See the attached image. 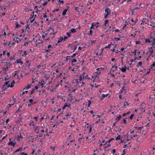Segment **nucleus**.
<instances>
[{"label":"nucleus","mask_w":155,"mask_h":155,"mask_svg":"<svg viewBox=\"0 0 155 155\" xmlns=\"http://www.w3.org/2000/svg\"><path fill=\"white\" fill-rule=\"evenodd\" d=\"M63 40V37L62 36H60L58 38V40L57 42V43H59L61 42Z\"/></svg>","instance_id":"obj_24"},{"label":"nucleus","mask_w":155,"mask_h":155,"mask_svg":"<svg viewBox=\"0 0 155 155\" xmlns=\"http://www.w3.org/2000/svg\"><path fill=\"white\" fill-rule=\"evenodd\" d=\"M141 4H140V5H139V7H136L135 8H134V9L133 10H131L132 11V12H133V14L134 13H135L136 12V11H137V10L139 9L140 8V6H141Z\"/></svg>","instance_id":"obj_15"},{"label":"nucleus","mask_w":155,"mask_h":155,"mask_svg":"<svg viewBox=\"0 0 155 155\" xmlns=\"http://www.w3.org/2000/svg\"><path fill=\"white\" fill-rule=\"evenodd\" d=\"M155 34L152 33H150V36L149 38L145 39V42L146 43H151V46H155Z\"/></svg>","instance_id":"obj_4"},{"label":"nucleus","mask_w":155,"mask_h":155,"mask_svg":"<svg viewBox=\"0 0 155 155\" xmlns=\"http://www.w3.org/2000/svg\"><path fill=\"white\" fill-rule=\"evenodd\" d=\"M126 154L125 150V149L123 150L122 153L121 155H125Z\"/></svg>","instance_id":"obj_58"},{"label":"nucleus","mask_w":155,"mask_h":155,"mask_svg":"<svg viewBox=\"0 0 155 155\" xmlns=\"http://www.w3.org/2000/svg\"><path fill=\"white\" fill-rule=\"evenodd\" d=\"M90 33L88 34V35L90 36V35H92L93 34V31L92 30L90 29Z\"/></svg>","instance_id":"obj_45"},{"label":"nucleus","mask_w":155,"mask_h":155,"mask_svg":"<svg viewBox=\"0 0 155 155\" xmlns=\"http://www.w3.org/2000/svg\"><path fill=\"white\" fill-rule=\"evenodd\" d=\"M102 68H98L97 69V71L94 73L91 76L92 79V80L93 82H99V75L101 73V71L100 70H102Z\"/></svg>","instance_id":"obj_3"},{"label":"nucleus","mask_w":155,"mask_h":155,"mask_svg":"<svg viewBox=\"0 0 155 155\" xmlns=\"http://www.w3.org/2000/svg\"><path fill=\"white\" fill-rule=\"evenodd\" d=\"M14 41L15 43H18L21 41V39L19 37H18L16 38L15 40V39H14Z\"/></svg>","instance_id":"obj_17"},{"label":"nucleus","mask_w":155,"mask_h":155,"mask_svg":"<svg viewBox=\"0 0 155 155\" xmlns=\"http://www.w3.org/2000/svg\"><path fill=\"white\" fill-rule=\"evenodd\" d=\"M121 116L120 115H119L115 119V120L116 122H117L119 120H120V119Z\"/></svg>","instance_id":"obj_27"},{"label":"nucleus","mask_w":155,"mask_h":155,"mask_svg":"<svg viewBox=\"0 0 155 155\" xmlns=\"http://www.w3.org/2000/svg\"><path fill=\"white\" fill-rule=\"evenodd\" d=\"M68 11V9H65L63 11V12H62V15H65L66 14V12H67Z\"/></svg>","instance_id":"obj_32"},{"label":"nucleus","mask_w":155,"mask_h":155,"mask_svg":"<svg viewBox=\"0 0 155 155\" xmlns=\"http://www.w3.org/2000/svg\"><path fill=\"white\" fill-rule=\"evenodd\" d=\"M68 106V105L67 104H65L64 105V106L62 107V110H64V109L65 108Z\"/></svg>","instance_id":"obj_52"},{"label":"nucleus","mask_w":155,"mask_h":155,"mask_svg":"<svg viewBox=\"0 0 155 155\" xmlns=\"http://www.w3.org/2000/svg\"><path fill=\"white\" fill-rule=\"evenodd\" d=\"M75 11L78 12H80V9L78 7H75Z\"/></svg>","instance_id":"obj_37"},{"label":"nucleus","mask_w":155,"mask_h":155,"mask_svg":"<svg viewBox=\"0 0 155 155\" xmlns=\"http://www.w3.org/2000/svg\"><path fill=\"white\" fill-rule=\"evenodd\" d=\"M153 53H150V55L148 56V58H151V57H153Z\"/></svg>","instance_id":"obj_49"},{"label":"nucleus","mask_w":155,"mask_h":155,"mask_svg":"<svg viewBox=\"0 0 155 155\" xmlns=\"http://www.w3.org/2000/svg\"><path fill=\"white\" fill-rule=\"evenodd\" d=\"M25 31H28L29 29V28L28 25V24L26 25L25 26Z\"/></svg>","instance_id":"obj_30"},{"label":"nucleus","mask_w":155,"mask_h":155,"mask_svg":"<svg viewBox=\"0 0 155 155\" xmlns=\"http://www.w3.org/2000/svg\"><path fill=\"white\" fill-rule=\"evenodd\" d=\"M36 79L35 77H34L32 79V83H34V81Z\"/></svg>","instance_id":"obj_60"},{"label":"nucleus","mask_w":155,"mask_h":155,"mask_svg":"<svg viewBox=\"0 0 155 155\" xmlns=\"http://www.w3.org/2000/svg\"><path fill=\"white\" fill-rule=\"evenodd\" d=\"M13 104H8V106L9 107H11L12 105H13L15 103V101L14 100V99L13 100Z\"/></svg>","instance_id":"obj_36"},{"label":"nucleus","mask_w":155,"mask_h":155,"mask_svg":"<svg viewBox=\"0 0 155 155\" xmlns=\"http://www.w3.org/2000/svg\"><path fill=\"white\" fill-rule=\"evenodd\" d=\"M37 42H38L37 43V45H39L40 44H42L43 41L39 39L38 40L36 41Z\"/></svg>","instance_id":"obj_28"},{"label":"nucleus","mask_w":155,"mask_h":155,"mask_svg":"<svg viewBox=\"0 0 155 155\" xmlns=\"http://www.w3.org/2000/svg\"><path fill=\"white\" fill-rule=\"evenodd\" d=\"M77 61V60L76 59L74 58L71 60V63L73 65H75V64H74V63L76 62Z\"/></svg>","instance_id":"obj_31"},{"label":"nucleus","mask_w":155,"mask_h":155,"mask_svg":"<svg viewBox=\"0 0 155 155\" xmlns=\"http://www.w3.org/2000/svg\"><path fill=\"white\" fill-rule=\"evenodd\" d=\"M71 56H67L66 57V60L67 61H68L69 59H71Z\"/></svg>","instance_id":"obj_41"},{"label":"nucleus","mask_w":155,"mask_h":155,"mask_svg":"<svg viewBox=\"0 0 155 155\" xmlns=\"http://www.w3.org/2000/svg\"><path fill=\"white\" fill-rule=\"evenodd\" d=\"M142 64V62L141 61H140L138 62L137 64V67H138L140 66L141 67Z\"/></svg>","instance_id":"obj_29"},{"label":"nucleus","mask_w":155,"mask_h":155,"mask_svg":"<svg viewBox=\"0 0 155 155\" xmlns=\"http://www.w3.org/2000/svg\"><path fill=\"white\" fill-rule=\"evenodd\" d=\"M16 62L17 63H20L21 64H22L23 63V62L21 61V60L20 59H17L16 60Z\"/></svg>","instance_id":"obj_26"},{"label":"nucleus","mask_w":155,"mask_h":155,"mask_svg":"<svg viewBox=\"0 0 155 155\" xmlns=\"http://www.w3.org/2000/svg\"><path fill=\"white\" fill-rule=\"evenodd\" d=\"M109 22V20H106L104 22V25H105L107 24Z\"/></svg>","instance_id":"obj_42"},{"label":"nucleus","mask_w":155,"mask_h":155,"mask_svg":"<svg viewBox=\"0 0 155 155\" xmlns=\"http://www.w3.org/2000/svg\"><path fill=\"white\" fill-rule=\"evenodd\" d=\"M22 31L21 32V34H22L23 35H25V32L26 31H25L23 29H21Z\"/></svg>","instance_id":"obj_53"},{"label":"nucleus","mask_w":155,"mask_h":155,"mask_svg":"<svg viewBox=\"0 0 155 155\" xmlns=\"http://www.w3.org/2000/svg\"><path fill=\"white\" fill-rule=\"evenodd\" d=\"M12 138L9 139V142L8 143V144L9 146H12L13 147L15 146L16 144V142H14L12 141L11 140Z\"/></svg>","instance_id":"obj_11"},{"label":"nucleus","mask_w":155,"mask_h":155,"mask_svg":"<svg viewBox=\"0 0 155 155\" xmlns=\"http://www.w3.org/2000/svg\"><path fill=\"white\" fill-rule=\"evenodd\" d=\"M31 87V84H27V86H25V87L23 89V90L25 89V88L28 89L30 88Z\"/></svg>","instance_id":"obj_23"},{"label":"nucleus","mask_w":155,"mask_h":155,"mask_svg":"<svg viewBox=\"0 0 155 155\" xmlns=\"http://www.w3.org/2000/svg\"><path fill=\"white\" fill-rule=\"evenodd\" d=\"M11 65L10 62H6L5 64V66L3 68V69L4 70L7 71L8 68L10 67V66Z\"/></svg>","instance_id":"obj_8"},{"label":"nucleus","mask_w":155,"mask_h":155,"mask_svg":"<svg viewBox=\"0 0 155 155\" xmlns=\"http://www.w3.org/2000/svg\"><path fill=\"white\" fill-rule=\"evenodd\" d=\"M53 48L51 45H48L47 48L45 49V51L46 52H49L53 50Z\"/></svg>","instance_id":"obj_10"},{"label":"nucleus","mask_w":155,"mask_h":155,"mask_svg":"<svg viewBox=\"0 0 155 155\" xmlns=\"http://www.w3.org/2000/svg\"><path fill=\"white\" fill-rule=\"evenodd\" d=\"M134 116V114H131V115L129 117V118H130V120H132L133 118V117Z\"/></svg>","instance_id":"obj_56"},{"label":"nucleus","mask_w":155,"mask_h":155,"mask_svg":"<svg viewBox=\"0 0 155 155\" xmlns=\"http://www.w3.org/2000/svg\"><path fill=\"white\" fill-rule=\"evenodd\" d=\"M129 105V103L127 102H126L124 104V107H125V108H126L125 106H128Z\"/></svg>","instance_id":"obj_44"},{"label":"nucleus","mask_w":155,"mask_h":155,"mask_svg":"<svg viewBox=\"0 0 155 155\" xmlns=\"http://www.w3.org/2000/svg\"><path fill=\"white\" fill-rule=\"evenodd\" d=\"M35 14V12L33 11L31 15V17L30 18V22L32 23L35 20V17H34V14Z\"/></svg>","instance_id":"obj_12"},{"label":"nucleus","mask_w":155,"mask_h":155,"mask_svg":"<svg viewBox=\"0 0 155 155\" xmlns=\"http://www.w3.org/2000/svg\"><path fill=\"white\" fill-rule=\"evenodd\" d=\"M59 9L57 8V9H54V10H53V11H52V12H54V13H55L56 12H58L59 11Z\"/></svg>","instance_id":"obj_51"},{"label":"nucleus","mask_w":155,"mask_h":155,"mask_svg":"<svg viewBox=\"0 0 155 155\" xmlns=\"http://www.w3.org/2000/svg\"><path fill=\"white\" fill-rule=\"evenodd\" d=\"M5 85L2 88V90H5L7 89L6 86L8 85V84L9 82V81L7 80L6 78H5Z\"/></svg>","instance_id":"obj_9"},{"label":"nucleus","mask_w":155,"mask_h":155,"mask_svg":"<svg viewBox=\"0 0 155 155\" xmlns=\"http://www.w3.org/2000/svg\"><path fill=\"white\" fill-rule=\"evenodd\" d=\"M119 69L121 71L123 72H125L127 70V67L126 66V65L123 68H119Z\"/></svg>","instance_id":"obj_18"},{"label":"nucleus","mask_w":155,"mask_h":155,"mask_svg":"<svg viewBox=\"0 0 155 155\" xmlns=\"http://www.w3.org/2000/svg\"><path fill=\"white\" fill-rule=\"evenodd\" d=\"M22 150V147H20L15 152V153L17 152H18L19 151H21Z\"/></svg>","instance_id":"obj_43"},{"label":"nucleus","mask_w":155,"mask_h":155,"mask_svg":"<svg viewBox=\"0 0 155 155\" xmlns=\"http://www.w3.org/2000/svg\"><path fill=\"white\" fill-rule=\"evenodd\" d=\"M76 32V30L75 28H72L71 29V32L72 33H74Z\"/></svg>","instance_id":"obj_40"},{"label":"nucleus","mask_w":155,"mask_h":155,"mask_svg":"<svg viewBox=\"0 0 155 155\" xmlns=\"http://www.w3.org/2000/svg\"><path fill=\"white\" fill-rule=\"evenodd\" d=\"M123 92H124V94L126 93V89L125 88V86H123L121 89L120 91V93H122Z\"/></svg>","instance_id":"obj_14"},{"label":"nucleus","mask_w":155,"mask_h":155,"mask_svg":"<svg viewBox=\"0 0 155 155\" xmlns=\"http://www.w3.org/2000/svg\"><path fill=\"white\" fill-rule=\"evenodd\" d=\"M75 85V84H72L71 86H70V87H68V90L69 91V89H70V88H71L73 89L74 88V87H73V86Z\"/></svg>","instance_id":"obj_47"},{"label":"nucleus","mask_w":155,"mask_h":155,"mask_svg":"<svg viewBox=\"0 0 155 155\" xmlns=\"http://www.w3.org/2000/svg\"><path fill=\"white\" fill-rule=\"evenodd\" d=\"M114 140V139L113 138H111L108 141V142L109 143H110V142L112 141L113 140Z\"/></svg>","instance_id":"obj_63"},{"label":"nucleus","mask_w":155,"mask_h":155,"mask_svg":"<svg viewBox=\"0 0 155 155\" xmlns=\"http://www.w3.org/2000/svg\"><path fill=\"white\" fill-rule=\"evenodd\" d=\"M117 68L118 67L116 64L113 66L110 70V74L111 73H114V72L116 71ZM108 74H109V73H108Z\"/></svg>","instance_id":"obj_7"},{"label":"nucleus","mask_w":155,"mask_h":155,"mask_svg":"<svg viewBox=\"0 0 155 155\" xmlns=\"http://www.w3.org/2000/svg\"><path fill=\"white\" fill-rule=\"evenodd\" d=\"M34 130L35 133L38 134L37 136L39 137H41L44 136L45 137L46 136L48 135V129L45 126H36L34 127Z\"/></svg>","instance_id":"obj_1"},{"label":"nucleus","mask_w":155,"mask_h":155,"mask_svg":"<svg viewBox=\"0 0 155 155\" xmlns=\"http://www.w3.org/2000/svg\"><path fill=\"white\" fill-rule=\"evenodd\" d=\"M45 84L46 83L44 82V81H41V82H39V84H40L41 88H42L43 87L44 84Z\"/></svg>","instance_id":"obj_20"},{"label":"nucleus","mask_w":155,"mask_h":155,"mask_svg":"<svg viewBox=\"0 0 155 155\" xmlns=\"http://www.w3.org/2000/svg\"><path fill=\"white\" fill-rule=\"evenodd\" d=\"M78 90V87L76 86L75 87H74V88L73 89L71 88H70V89H69V91H72L73 92H75V91Z\"/></svg>","instance_id":"obj_21"},{"label":"nucleus","mask_w":155,"mask_h":155,"mask_svg":"<svg viewBox=\"0 0 155 155\" xmlns=\"http://www.w3.org/2000/svg\"><path fill=\"white\" fill-rule=\"evenodd\" d=\"M22 108V107L21 106H20L19 108L18 109V110H17V111H16V112L17 113H19V112H20V111H21V110H20V108Z\"/></svg>","instance_id":"obj_62"},{"label":"nucleus","mask_w":155,"mask_h":155,"mask_svg":"<svg viewBox=\"0 0 155 155\" xmlns=\"http://www.w3.org/2000/svg\"><path fill=\"white\" fill-rule=\"evenodd\" d=\"M21 155H28V154L26 153H25L24 152H21Z\"/></svg>","instance_id":"obj_64"},{"label":"nucleus","mask_w":155,"mask_h":155,"mask_svg":"<svg viewBox=\"0 0 155 155\" xmlns=\"http://www.w3.org/2000/svg\"><path fill=\"white\" fill-rule=\"evenodd\" d=\"M46 32L45 35H43L42 36V38L45 41H48L52 39L57 33V32L54 31L51 27L49 28L47 30Z\"/></svg>","instance_id":"obj_2"},{"label":"nucleus","mask_w":155,"mask_h":155,"mask_svg":"<svg viewBox=\"0 0 155 155\" xmlns=\"http://www.w3.org/2000/svg\"><path fill=\"white\" fill-rule=\"evenodd\" d=\"M15 83V82L14 81H12L10 83L8 84L7 86V89L9 87H12L14 86V84Z\"/></svg>","instance_id":"obj_13"},{"label":"nucleus","mask_w":155,"mask_h":155,"mask_svg":"<svg viewBox=\"0 0 155 155\" xmlns=\"http://www.w3.org/2000/svg\"><path fill=\"white\" fill-rule=\"evenodd\" d=\"M15 28H18L21 25H19L18 24V23L17 21L15 23Z\"/></svg>","instance_id":"obj_38"},{"label":"nucleus","mask_w":155,"mask_h":155,"mask_svg":"<svg viewBox=\"0 0 155 155\" xmlns=\"http://www.w3.org/2000/svg\"><path fill=\"white\" fill-rule=\"evenodd\" d=\"M104 12V18L106 19L110 14L111 11L109 8H107L105 9Z\"/></svg>","instance_id":"obj_6"},{"label":"nucleus","mask_w":155,"mask_h":155,"mask_svg":"<svg viewBox=\"0 0 155 155\" xmlns=\"http://www.w3.org/2000/svg\"><path fill=\"white\" fill-rule=\"evenodd\" d=\"M61 69V68H56L55 70V71L56 72V73H58L60 70Z\"/></svg>","instance_id":"obj_46"},{"label":"nucleus","mask_w":155,"mask_h":155,"mask_svg":"<svg viewBox=\"0 0 155 155\" xmlns=\"http://www.w3.org/2000/svg\"><path fill=\"white\" fill-rule=\"evenodd\" d=\"M71 32H67L66 33V35H67L68 36V37H70L71 36Z\"/></svg>","instance_id":"obj_57"},{"label":"nucleus","mask_w":155,"mask_h":155,"mask_svg":"<svg viewBox=\"0 0 155 155\" xmlns=\"http://www.w3.org/2000/svg\"><path fill=\"white\" fill-rule=\"evenodd\" d=\"M92 26H95L96 28L99 26V25H97L95 22H93L92 23Z\"/></svg>","instance_id":"obj_39"},{"label":"nucleus","mask_w":155,"mask_h":155,"mask_svg":"<svg viewBox=\"0 0 155 155\" xmlns=\"http://www.w3.org/2000/svg\"><path fill=\"white\" fill-rule=\"evenodd\" d=\"M18 138L17 139V140L18 141L20 139H22L23 138V137L21 134H20L19 136L18 135Z\"/></svg>","instance_id":"obj_25"},{"label":"nucleus","mask_w":155,"mask_h":155,"mask_svg":"<svg viewBox=\"0 0 155 155\" xmlns=\"http://www.w3.org/2000/svg\"><path fill=\"white\" fill-rule=\"evenodd\" d=\"M137 51V49H135L134 50V51L133 52V53L134 54V55H136V52Z\"/></svg>","instance_id":"obj_59"},{"label":"nucleus","mask_w":155,"mask_h":155,"mask_svg":"<svg viewBox=\"0 0 155 155\" xmlns=\"http://www.w3.org/2000/svg\"><path fill=\"white\" fill-rule=\"evenodd\" d=\"M155 48V46H151V47L149 48V52L150 53H153V48Z\"/></svg>","instance_id":"obj_19"},{"label":"nucleus","mask_w":155,"mask_h":155,"mask_svg":"<svg viewBox=\"0 0 155 155\" xmlns=\"http://www.w3.org/2000/svg\"><path fill=\"white\" fill-rule=\"evenodd\" d=\"M83 77H84L85 79H90V78L88 77V76L87 75V73L85 72H84L82 74Z\"/></svg>","instance_id":"obj_16"},{"label":"nucleus","mask_w":155,"mask_h":155,"mask_svg":"<svg viewBox=\"0 0 155 155\" xmlns=\"http://www.w3.org/2000/svg\"><path fill=\"white\" fill-rule=\"evenodd\" d=\"M50 148L52 150L54 151L55 149V147H53L52 146H50Z\"/></svg>","instance_id":"obj_55"},{"label":"nucleus","mask_w":155,"mask_h":155,"mask_svg":"<svg viewBox=\"0 0 155 155\" xmlns=\"http://www.w3.org/2000/svg\"><path fill=\"white\" fill-rule=\"evenodd\" d=\"M155 66V61L150 66V68L151 69H152L153 70H155V68H153V67Z\"/></svg>","instance_id":"obj_34"},{"label":"nucleus","mask_w":155,"mask_h":155,"mask_svg":"<svg viewBox=\"0 0 155 155\" xmlns=\"http://www.w3.org/2000/svg\"><path fill=\"white\" fill-rule=\"evenodd\" d=\"M91 104V101L89 100L88 101V107H90V105Z\"/></svg>","instance_id":"obj_61"},{"label":"nucleus","mask_w":155,"mask_h":155,"mask_svg":"<svg viewBox=\"0 0 155 155\" xmlns=\"http://www.w3.org/2000/svg\"><path fill=\"white\" fill-rule=\"evenodd\" d=\"M77 54V53H74V54H73L72 55H71V58H74L75 56Z\"/></svg>","instance_id":"obj_50"},{"label":"nucleus","mask_w":155,"mask_h":155,"mask_svg":"<svg viewBox=\"0 0 155 155\" xmlns=\"http://www.w3.org/2000/svg\"><path fill=\"white\" fill-rule=\"evenodd\" d=\"M83 74L82 75H81L79 77V78L78 79H75L73 80L72 82L73 84H76V85L80 84H81V82L80 81H81L82 80L84 79V78L83 77Z\"/></svg>","instance_id":"obj_5"},{"label":"nucleus","mask_w":155,"mask_h":155,"mask_svg":"<svg viewBox=\"0 0 155 155\" xmlns=\"http://www.w3.org/2000/svg\"><path fill=\"white\" fill-rule=\"evenodd\" d=\"M29 101L30 103L31 104H34L36 103V102H33V100L32 99H30L29 100Z\"/></svg>","instance_id":"obj_33"},{"label":"nucleus","mask_w":155,"mask_h":155,"mask_svg":"<svg viewBox=\"0 0 155 155\" xmlns=\"http://www.w3.org/2000/svg\"><path fill=\"white\" fill-rule=\"evenodd\" d=\"M122 138V137L120 135H118L115 138L116 140H117L119 139H121Z\"/></svg>","instance_id":"obj_35"},{"label":"nucleus","mask_w":155,"mask_h":155,"mask_svg":"<svg viewBox=\"0 0 155 155\" xmlns=\"http://www.w3.org/2000/svg\"><path fill=\"white\" fill-rule=\"evenodd\" d=\"M148 23V20L146 18H143L142 20V22L141 23V24H147Z\"/></svg>","instance_id":"obj_22"},{"label":"nucleus","mask_w":155,"mask_h":155,"mask_svg":"<svg viewBox=\"0 0 155 155\" xmlns=\"http://www.w3.org/2000/svg\"><path fill=\"white\" fill-rule=\"evenodd\" d=\"M58 2H60V4H63L64 3V1L63 0H59Z\"/></svg>","instance_id":"obj_54"},{"label":"nucleus","mask_w":155,"mask_h":155,"mask_svg":"<svg viewBox=\"0 0 155 155\" xmlns=\"http://www.w3.org/2000/svg\"><path fill=\"white\" fill-rule=\"evenodd\" d=\"M108 95V94H103L101 96L103 97V98H105L106 97H107Z\"/></svg>","instance_id":"obj_48"}]
</instances>
